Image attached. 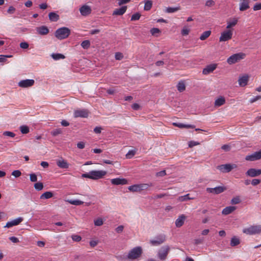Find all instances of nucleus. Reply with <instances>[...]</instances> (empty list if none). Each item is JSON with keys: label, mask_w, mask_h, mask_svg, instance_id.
Instances as JSON below:
<instances>
[{"label": "nucleus", "mask_w": 261, "mask_h": 261, "mask_svg": "<svg viewBox=\"0 0 261 261\" xmlns=\"http://www.w3.org/2000/svg\"><path fill=\"white\" fill-rule=\"evenodd\" d=\"M70 34V30L66 27H62L57 29L55 33L58 39L62 40L67 38Z\"/></svg>", "instance_id": "f257e3e1"}, {"label": "nucleus", "mask_w": 261, "mask_h": 261, "mask_svg": "<svg viewBox=\"0 0 261 261\" xmlns=\"http://www.w3.org/2000/svg\"><path fill=\"white\" fill-rule=\"evenodd\" d=\"M245 57V54L243 53L235 54L230 56L227 59V62L229 64L231 65L239 62L240 60L244 59Z\"/></svg>", "instance_id": "f03ea898"}, {"label": "nucleus", "mask_w": 261, "mask_h": 261, "mask_svg": "<svg viewBox=\"0 0 261 261\" xmlns=\"http://www.w3.org/2000/svg\"><path fill=\"white\" fill-rule=\"evenodd\" d=\"M142 253L141 247H136L132 249L127 255V258L130 259H135L139 257Z\"/></svg>", "instance_id": "7ed1b4c3"}, {"label": "nucleus", "mask_w": 261, "mask_h": 261, "mask_svg": "<svg viewBox=\"0 0 261 261\" xmlns=\"http://www.w3.org/2000/svg\"><path fill=\"white\" fill-rule=\"evenodd\" d=\"M244 233L249 235L255 234L261 232V225H253L248 228H244L243 230Z\"/></svg>", "instance_id": "20e7f679"}, {"label": "nucleus", "mask_w": 261, "mask_h": 261, "mask_svg": "<svg viewBox=\"0 0 261 261\" xmlns=\"http://www.w3.org/2000/svg\"><path fill=\"white\" fill-rule=\"evenodd\" d=\"M233 29H226L221 33L219 38L220 42H226L230 40L232 37Z\"/></svg>", "instance_id": "39448f33"}, {"label": "nucleus", "mask_w": 261, "mask_h": 261, "mask_svg": "<svg viewBox=\"0 0 261 261\" xmlns=\"http://www.w3.org/2000/svg\"><path fill=\"white\" fill-rule=\"evenodd\" d=\"M237 165L234 164H223L217 167V169L223 173H228L230 172L233 169L236 168Z\"/></svg>", "instance_id": "423d86ee"}, {"label": "nucleus", "mask_w": 261, "mask_h": 261, "mask_svg": "<svg viewBox=\"0 0 261 261\" xmlns=\"http://www.w3.org/2000/svg\"><path fill=\"white\" fill-rule=\"evenodd\" d=\"M91 179L97 180L102 178L107 174L104 170H92L90 171Z\"/></svg>", "instance_id": "0eeeda50"}, {"label": "nucleus", "mask_w": 261, "mask_h": 261, "mask_svg": "<svg viewBox=\"0 0 261 261\" xmlns=\"http://www.w3.org/2000/svg\"><path fill=\"white\" fill-rule=\"evenodd\" d=\"M170 250V248L169 246H164L162 247L159 250L158 253V256L159 258L161 260H165L167 258V256L168 254V253Z\"/></svg>", "instance_id": "6e6552de"}, {"label": "nucleus", "mask_w": 261, "mask_h": 261, "mask_svg": "<svg viewBox=\"0 0 261 261\" xmlns=\"http://www.w3.org/2000/svg\"><path fill=\"white\" fill-rule=\"evenodd\" d=\"M35 81L32 79H27L20 81L18 85L21 88H28L34 85Z\"/></svg>", "instance_id": "1a4fd4ad"}, {"label": "nucleus", "mask_w": 261, "mask_h": 261, "mask_svg": "<svg viewBox=\"0 0 261 261\" xmlns=\"http://www.w3.org/2000/svg\"><path fill=\"white\" fill-rule=\"evenodd\" d=\"M89 111L86 109H79L74 111V116L75 118H87L89 116Z\"/></svg>", "instance_id": "9d476101"}, {"label": "nucleus", "mask_w": 261, "mask_h": 261, "mask_svg": "<svg viewBox=\"0 0 261 261\" xmlns=\"http://www.w3.org/2000/svg\"><path fill=\"white\" fill-rule=\"evenodd\" d=\"M166 240V236L164 234H160L155 237L154 240H150V243L154 246L159 245L164 243Z\"/></svg>", "instance_id": "9b49d317"}, {"label": "nucleus", "mask_w": 261, "mask_h": 261, "mask_svg": "<svg viewBox=\"0 0 261 261\" xmlns=\"http://www.w3.org/2000/svg\"><path fill=\"white\" fill-rule=\"evenodd\" d=\"M261 159V150L256 151L253 154L248 155L245 157L246 161H254Z\"/></svg>", "instance_id": "f8f14e48"}, {"label": "nucleus", "mask_w": 261, "mask_h": 261, "mask_svg": "<svg viewBox=\"0 0 261 261\" xmlns=\"http://www.w3.org/2000/svg\"><path fill=\"white\" fill-rule=\"evenodd\" d=\"M226 190V188L223 186H219L214 188H207L206 189L207 192L214 193L215 194H220Z\"/></svg>", "instance_id": "ddd939ff"}, {"label": "nucleus", "mask_w": 261, "mask_h": 261, "mask_svg": "<svg viewBox=\"0 0 261 261\" xmlns=\"http://www.w3.org/2000/svg\"><path fill=\"white\" fill-rule=\"evenodd\" d=\"M247 176L254 177L258 176L261 174V169H256L255 168H250L247 170L246 173Z\"/></svg>", "instance_id": "4468645a"}, {"label": "nucleus", "mask_w": 261, "mask_h": 261, "mask_svg": "<svg viewBox=\"0 0 261 261\" xmlns=\"http://www.w3.org/2000/svg\"><path fill=\"white\" fill-rule=\"evenodd\" d=\"M92 10L90 6L85 5L80 8V12L82 15L86 16L91 13Z\"/></svg>", "instance_id": "2eb2a0df"}, {"label": "nucleus", "mask_w": 261, "mask_h": 261, "mask_svg": "<svg viewBox=\"0 0 261 261\" xmlns=\"http://www.w3.org/2000/svg\"><path fill=\"white\" fill-rule=\"evenodd\" d=\"M23 219L22 217H18L16 219H14L12 221H9L6 223L5 227L10 228L13 226H16L20 224L22 221Z\"/></svg>", "instance_id": "dca6fc26"}, {"label": "nucleus", "mask_w": 261, "mask_h": 261, "mask_svg": "<svg viewBox=\"0 0 261 261\" xmlns=\"http://www.w3.org/2000/svg\"><path fill=\"white\" fill-rule=\"evenodd\" d=\"M111 182L114 185H124L127 184V180L125 178H116L111 179Z\"/></svg>", "instance_id": "f3484780"}, {"label": "nucleus", "mask_w": 261, "mask_h": 261, "mask_svg": "<svg viewBox=\"0 0 261 261\" xmlns=\"http://www.w3.org/2000/svg\"><path fill=\"white\" fill-rule=\"evenodd\" d=\"M238 18L233 17L229 19L228 20H227L226 29H233L232 28L236 26V25L238 23Z\"/></svg>", "instance_id": "a211bd4d"}, {"label": "nucleus", "mask_w": 261, "mask_h": 261, "mask_svg": "<svg viewBox=\"0 0 261 261\" xmlns=\"http://www.w3.org/2000/svg\"><path fill=\"white\" fill-rule=\"evenodd\" d=\"M216 67L217 65L215 64L207 65L203 69L202 73L204 75L208 74L209 73L213 72V71L216 69Z\"/></svg>", "instance_id": "6ab92c4d"}, {"label": "nucleus", "mask_w": 261, "mask_h": 261, "mask_svg": "<svg viewBox=\"0 0 261 261\" xmlns=\"http://www.w3.org/2000/svg\"><path fill=\"white\" fill-rule=\"evenodd\" d=\"M186 217L185 215L182 214L178 216V218L175 220V224L177 227H181L185 222Z\"/></svg>", "instance_id": "aec40b11"}, {"label": "nucleus", "mask_w": 261, "mask_h": 261, "mask_svg": "<svg viewBox=\"0 0 261 261\" xmlns=\"http://www.w3.org/2000/svg\"><path fill=\"white\" fill-rule=\"evenodd\" d=\"M37 33L41 35H46L49 33V29L45 25L36 28Z\"/></svg>", "instance_id": "412c9836"}, {"label": "nucleus", "mask_w": 261, "mask_h": 261, "mask_svg": "<svg viewBox=\"0 0 261 261\" xmlns=\"http://www.w3.org/2000/svg\"><path fill=\"white\" fill-rule=\"evenodd\" d=\"M249 2L250 0H241L240 3V10L244 11L249 8Z\"/></svg>", "instance_id": "4be33fe9"}, {"label": "nucleus", "mask_w": 261, "mask_h": 261, "mask_svg": "<svg viewBox=\"0 0 261 261\" xmlns=\"http://www.w3.org/2000/svg\"><path fill=\"white\" fill-rule=\"evenodd\" d=\"M127 6H122L119 9H116L113 12V15H122L124 14L126 11Z\"/></svg>", "instance_id": "5701e85b"}, {"label": "nucleus", "mask_w": 261, "mask_h": 261, "mask_svg": "<svg viewBox=\"0 0 261 261\" xmlns=\"http://www.w3.org/2000/svg\"><path fill=\"white\" fill-rule=\"evenodd\" d=\"M249 76L247 75H244L242 77H240L238 80L239 84L240 86L244 87L245 86L248 82Z\"/></svg>", "instance_id": "b1692460"}, {"label": "nucleus", "mask_w": 261, "mask_h": 261, "mask_svg": "<svg viewBox=\"0 0 261 261\" xmlns=\"http://www.w3.org/2000/svg\"><path fill=\"white\" fill-rule=\"evenodd\" d=\"M236 208V207L234 206H227L222 210V213L223 215H227L232 213Z\"/></svg>", "instance_id": "393cba45"}, {"label": "nucleus", "mask_w": 261, "mask_h": 261, "mask_svg": "<svg viewBox=\"0 0 261 261\" xmlns=\"http://www.w3.org/2000/svg\"><path fill=\"white\" fill-rule=\"evenodd\" d=\"M57 166L62 169H67L69 167V164L64 160H60L57 162Z\"/></svg>", "instance_id": "a878e982"}, {"label": "nucleus", "mask_w": 261, "mask_h": 261, "mask_svg": "<svg viewBox=\"0 0 261 261\" xmlns=\"http://www.w3.org/2000/svg\"><path fill=\"white\" fill-rule=\"evenodd\" d=\"M225 103V99L223 96H220L215 101V106L219 107L223 105Z\"/></svg>", "instance_id": "bb28decb"}, {"label": "nucleus", "mask_w": 261, "mask_h": 261, "mask_svg": "<svg viewBox=\"0 0 261 261\" xmlns=\"http://www.w3.org/2000/svg\"><path fill=\"white\" fill-rule=\"evenodd\" d=\"M48 17L51 21L56 22L59 19V15L55 12H50L48 14Z\"/></svg>", "instance_id": "cd10ccee"}, {"label": "nucleus", "mask_w": 261, "mask_h": 261, "mask_svg": "<svg viewBox=\"0 0 261 261\" xmlns=\"http://www.w3.org/2000/svg\"><path fill=\"white\" fill-rule=\"evenodd\" d=\"M173 125L179 128H193L195 127V126L193 125L190 124H185L181 123H173Z\"/></svg>", "instance_id": "c85d7f7f"}, {"label": "nucleus", "mask_w": 261, "mask_h": 261, "mask_svg": "<svg viewBox=\"0 0 261 261\" xmlns=\"http://www.w3.org/2000/svg\"><path fill=\"white\" fill-rule=\"evenodd\" d=\"M189 195H190L189 194H186L185 195L179 196L177 198V200L179 201H181H181H187L188 200H191V199H194V197H190Z\"/></svg>", "instance_id": "c756f323"}, {"label": "nucleus", "mask_w": 261, "mask_h": 261, "mask_svg": "<svg viewBox=\"0 0 261 261\" xmlns=\"http://www.w3.org/2000/svg\"><path fill=\"white\" fill-rule=\"evenodd\" d=\"M53 196V194L51 192L47 191L45 192L40 196V199H49Z\"/></svg>", "instance_id": "7c9ffc66"}, {"label": "nucleus", "mask_w": 261, "mask_h": 261, "mask_svg": "<svg viewBox=\"0 0 261 261\" xmlns=\"http://www.w3.org/2000/svg\"><path fill=\"white\" fill-rule=\"evenodd\" d=\"M211 34V31H205L201 35L199 39L202 41L205 40L210 36Z\"/></svg>", "instance_id": "2f4dec72"}, {"label": "nucleus", "mask_w": 261, "mask_h": 261, "mask_svg": "<svg viewBox=\"0 0 261 261\" xmlns=\"http://www.w3.org/2000/svg\"><path fill=\"white\" fill-rule=\"evenodd\" d=\"M128 189L131 192H140L139 184L129 186Z\"/></svg>", "instance_id": "473e14b6"}, {"label": "nucleus", "mask_w": 261, "mask_h": 261, "mask_svg": "<svg viewBox=\"0 0 261 261\" xmlns=\"http://www.w3.org/2000/svg\"><path fill=\"white\" fill-rule=\"evenodd\" d=\"M51 57L55 60L64 59L65 58V56L61 54H53L51 55Z\"/></svg>", "instance_id": "72a5a7b5"}, {"label": "nucleus", "mask_w": 261, "mask_h": 261, "mask_svg": "<svg viewBox=\"0 0 261 261\" xmlns=\"http://www.w3.org/2000/svg\"><path fill=\"white\" fill-rule=\"evenodd\" d=\"M240 243V241L239 239L237 238L236 237H233L231 238V241H230V245L231 246H236L238 245H239Z\"/></svg>", "instance_id": "f704fd0d"}, {"label": "nucleus", "mask_w": 261, "mask_h": 261, "mask_svg": "<svg viewBox=\"0 0 261 261\" xmlns=\"http://www.w3.org/2000/svg\"><path fill=\"white\" fill-rule=\"evenodd\" d=\"M180 9V7H168L166 9V12L168 13L175 12Z\"/></svg>", "instance_id": "c9c22d12"}, {"label": "nucleus", "mask_w": 261, "mask_h": 261, "mask_svg": "<svg viewBox=\"0 0 261 261\" xmlns=\"http://www.w3.org/2000/svg\"><path fill=\"white\" fill-rule=\"evenodd\" d=\"M177 88L179 92H183L186 89L185 83L183 82H179L177 84Z\"/></svg>", "instance_id": "e433bc0d"}, {"label": "nucleus", "mask_w": 261, "mask_h": 261, "mask_svg": "<svg viewBox=\"0 0 261 261\" xmlns=\"http://www.w3.org/2000/svg\"><path fill=\"white\" fill-rule=\"evenodd\" d=\"M140 191L144 190H147L148 188L152 186L151 183L150 184H139Z\"/></svg>", "instance_id": "4c0bfd02"}, {"label": "nucleus", "mask_w": 261, "mask_h": 261, "mask_svg": "<svg viewBox=\"0 0 261 261\" xmlns=\"http://www.w3.org/2000/svg\"><path fill=\"white\" fill-rule=\"evenodd\" d=\"M20 130L23 134H27L29 133V128L27 125H22L20 127Z\"/></svg>", "instance_id": "58836bf2"}, {"label": "nucleus", "mask_w": 261, "mask_h": 261, "mask_svg": "<svg viewBox=\"0 0 261 261\" xmlns=\"http://www.w3.org/2000/svg\"><path fill=\"white\" fill-rule=\"evenodd\" d=\"M152 3L151 1H147L145 3V5H144V10L146 11H148V10H150V9L152 7Z\"/></svg>", "instance_id": "ea45409f"}, {"label": "nucleus", "mask_w": 261, "mask_h": 261, "mask_svg": "<svg viewBox=\"0 0 261 261\" xmlns=\"http://www.w3.org/2000/svg\"><path fill=\"white\" fill-rule=\"evenodd\" d=\"M81 45L83 48L87 49L90 46V42L88 40H84L81 43Z\"/></svg>", "instance_id": "a19ab883"}, {"label": "nucleus", "mask_w": 261, "mask_h": 261, "mask_svg": "<svg viewBox=\"0 0 261 261\" xmlns=\"http://www.w3.org/2000/svg\"><path fill=\"white\" fill-rule=\"evenodd\" d=\"M68 202L71 204L75 205H80L83 204L84 202L79 200H70Z\"/></svg>", "instance_id": "79ce46f5"}, {"label": "nucleus", "mask_w": 261, "mask_h": 261, "mask_svg": "<svg viewBox=\"0 0 261 261\" xmlns=\"http://www.w3.org/2000/svg\"><path fill=\"white\" fill-rule=\"evenodd\" d=\"M241 202V199L239 196L233 197L231 200V203L232 204H237Z\"/></svg>", "instance_id": "37998d69"}, {"label": "nucleus", "mask_w": 261, "mask_h": 261, "mask_svg": "<svg viewBox=\"0 0 261 261\" xmlns=\"http://www.w3.org/2000/svg\"><path fill=\"white\" fill-rule=\"evenodd\" d=\"M34 188L38 191H40L43 188V185L42 182H36L34 184Z\"/></svg>", "instance_id": "c03bdc74"}, {"label": "nucleus", "mask_w": 261, "mask_h": 261, "mask_svg": "<svg viewBox=\"0 0 261 261\" xmlns=\"http://www.w3.org/2000/svg\"><path fill=\"white\" fill-rule=\"evenodd\" d=\"M94 222V225L97 226H101L103 224V221L102 219L100 218H98L97 219L95 220Z\"/></svg>", "instance_id": "a18cd8bd"}, {"label": "nucleus", "mask_w": 261, "mask_h": 261, "mask_svg": "<svg viewBox=\"0 0 261 261\" xmlns=\"http://www.w3.org/2000/svg\"><path fill=\"white\" fill-rule=\"evenodd\" d=\"M190 32V29L186 26H185L181 30V34L183 36H186L189 34Z\"/></svg>", "instance_id": "49530a36"}, {"label": "nucleus", "mask_w": 261, "mask_h": 261, "mask_svg": "<svg viewBox=\"0 0 261 261\" xmlns=\"http://www.w3.org/2000/svg\"><path fill=\"white\" fill-rule=\"evenodd\" d=\"M3 135L6 137H9L11 138H13L15 136V134L11 132L6 131L3 133Z\"/></svg>", "instance_id": "de8ad7c7"}, {"label": "nucleus", "mask_w": 261, "mask_h": 261, "mask_svg": "<svg viewBox=\"0 0 261 261\" xmlns=\"http://www.w3.org/2000/svg\"><path fill=\"white\" fill-rule=\"evenodd\" d=\"M140 17H141V15L138 13H136L132 16L131 20L132 21L138 20L140 19Z\"/></svg>", "instance_id": "09e8293b"}, {"label": "nucleus", "mask_w": 261, "mask_h": 261, "mask_svg": "<svg viewBox=\"0 0 261 261\" xmlns=\"http://www.w3.org/2000/svg\"><path fill=\"white\" fill-rule=\"evenodd\" d=\"M136 151L134 150H129L127 154H126V157L127 159L132 158L135 154Z\"/></svg>", "instance_id": "8fccbe9b"}, {"label": "nucleus", "mask_w": 261, "mask_h": 261, "mask_svg": "<svg viewBox=\"0 0 261 261\" xmlns=\"http://www.w3.org/2000/svg\"><path fill=\"white\" fill-rule=\"evenodd\" d=\"M12 175L15 177H18L21 175V172L18 170H14L12 172Z\"/></svg>", "instance_id": "3c124183"}, {"label": "nucleus", "mask_w": 261, "mask_h": 261, "mask_svg": "<svg viewBox=\"0 0 261 261\" xmlns=\"http://www.w3.org/2000/svg\"><path fill=\"white\" fill-rule=\"evenodd\" d=\"M115 58L117 60H122L123 58V55L120 52H117L115 55Z\"/></svg>", "instance_id": "603ef678"}, {"label": "nucleus", "mask_w": 261, "mask_h": 261, "mask_svg": "<svg viewBox=\"0 0 261 261\" xmlns=\"http://www.w3.org/2000/svg\"><path fill=\"white\" fill-rule=\"evenodd\" d=\"M71 238L73 241L75 242H79L81 240L82 238L79 235L74 234L71 236Z\"/></svg>", "instance_id": "864d4df0"}, {"label": "nucleus", "mask_w": 261, "mask_h": 261, "mask_svg": "<svg viewBox=\"0 0 261 261\" xmlns=\"http://www.w3.org/2000/svg\"><path fill=\"white\" fill-rule=\"evenodd\" d=\"M61 133H62V130H61V129L58 128V129H56L54 130L51 132V135L53 136H56L58 135L61 134Z\"/></svg>", "instance_id": "5fc2aeb1"}, {"label": "nucleus", "mask_w": 261, "mask_h": 261, "mask_svg": "<svg viewBox=\"0 0 261 261\" xmlns=\"http://www.w3.org/2000/svg\"><path fill=\"white\" fill-rule=\"evenodd\" d=\"M30 180L32 182H35L37 180V177L35 173H32L30 175Z\"/></svg>", "instance_id": "6e6d98bb"}, {"label": "nucleus", "mask_w": 261, "mask_h": 261, "mask_svg": "<svg viewBox=\"0 0 261 261\" xmlns=\"http://www.w3.org/2000/svg\"><path fill=\"white\" fill-rule=\"evenodd\" d=\"M12 57V56L11 55H8V56L1 55L0 56V62H6L7 58H10Z\"/></svg>", "instance_id": "4d7b16f0"}, {"label": "nucleus", "mask_w": 261, "mask_h": 261, "mask_svg": "<svg viewBox=\"0 0 261 261\" xmlns=\"http://www.w3.org/2000/svg\"><path fill=\"white\" fill-rule=\"evenodd\" d=\"M215 4V3L213 0H208L205 3V6L207 7H211L214 6Z\"/></svg>", "instance_id": "13d9d810"}, {"label": "nucleus", "mask_w": 261, "mask_h": 261, "mask_svg": "<svg viewBox=\"0 0 261 261\" xmlns=\"http://www.w3.org/2000/svg\"><path fill=\"white\" fill-rule=\"evenodd\" d=\"M199 144V143L198 142H195L193 141H190L189 142V147L192 148L195 146L198 145Z\"/></svg>", "instance_id": "bf43d9fd"}, {"label": "nucleus", "mask_w": 261, "mask_h": 261, "mask_svg": "<svg viewBox=\"0 0 261 261\" xmlns=\"http://www.w3.org/2000/svg\"><path fill=\"white\" fill-rule=\"evenodd\" d=\"M150 33L152 35L160 33V30L158 28H152L150 30Z\"/></svg>", "instance_id": "052dcab7"}, {"label": "nucleus", "mask_w": 261, "mask_h": 261, "mask_svg": "<svg viewBox=\"0 0 261 261\" xmlns=\"http://www.w3.org/2000/svg\"><path fill=\"white\" fill-rule=\"evenodd\" d=\"M29 44L27 42H23L20 43V47L23 49H27L29 47Z\"/></svg>", "instance_id": "680f3d73"}, {"label": "nucleus", "mask_w": 261, "mask_h": 261, "mask_svg": "<svg viewBox=\"0 0 261 261\" xmlns=\"http://www.w3.org/2000/svg\"><path fill=\"white\" fill-rule=\"evenodd\" d=\"M254 11H257L261 10V3H257L253 7Z\"/></svg>", "instance_id": "e2e57ef3"}, {"label": "nucleus", "mask_w": 261, "mask_h": 261, "mask_svg": "<svg viewBox=\"0 0 261 261\" xmlns=\"http://www.w3.org/2000/svg\"><path fill=\"white\" fill-rule=\"evenodd\" d=\"M260 182V179H253L252 181H251V184L255 186H256L257 185H258L259 183Z\"/></svg>", "instance_id": "0e129e2a"}, {"label": "nucleus", "mask_w": 261, "mask_h": 261, "mask_svg": "<svg viewBox=\"0 0 261 261\" xmlns=\"http://www.w3.org/2000/svg\"><path fill=\"white\" fill-rule=\"evenodd\" d=\"M124 229V226L123 225H119L116 228V231L117 233H121L123 231Z\"/></svg>", "instance_id": "69168bd1"}, {"label": "nucleus", "mask_w": 261, "mask_h": 261, "mask_svg": "<svg viewBox=\"0 0 261 261\" xmlns=\"http://www.w3.org/2000/svg\"><path fill=\"white\" fill-rule=\"evenodd\" d=\"M85 144L84 142H79L77 144V147L79 149H83L85 147Z\"/></svg>", "instance_id": "338daca9"}, {"label": "nucleus", "mask_w": 261, "mask_h": 261, "mask_svg": "<svg viewBox=\"0 0 261 261\" xmlns=\"http://www.w3.org/2000/svg\"><path fill=\"white\" fill-rule=\"evenodd\" d=\"M15 11V8L13 6H10L8 9V13L9 14H13Z\"/></svg>", "instance_id": "774afa93"}]
</instances>
